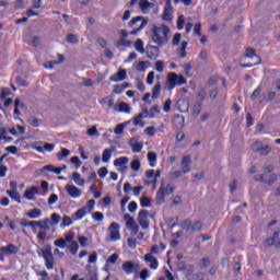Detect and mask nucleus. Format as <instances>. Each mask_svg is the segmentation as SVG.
<instances>
[{
	"instance_id": "nucleus-1",
	"label": "nucleus",
	"mask_w": 280,
	"mask_h": 280,
	"mask_svg": "<svg viewBox=\"0 0 280 280\" xmlns=\"http://www.w3.org/2000/svg\"><path fill=\"white\" fill-rule=\"evenodd\" d=\"M170 34H172L170 26L165 24L154 25L151 30V39L158 47H163L170 43Z\"/></svg>"
},
{
	"instance_id": "nucleus-2",
	"label": "nucleus",
	"mask_w": 280,
	"mask_h": 280,
	"mask_svg": "<svg viewBox=\"0 0 280 280\" xmlns=\"http://www.w3.org/2000/svg\"><path fill=\"white\" fill-rule=\"evenodd\" d=\"M57 248H66L67 244H69L68 248L71 255H78V250H80V245L73 241V236L71 234H67L63 238H58L54 242Z\"/></svg>"
},
{
	"instance_id": "nucleus-3",
	"label": "nucleus",
	"mask_w": 280,
	"mask_h": 280,
	"mask_svg": "<svg viewBox=\"0 0 280 280\" xmlns=\"http://www.w3.org/2000/svg\"><path fill=\"white\" fill-rule=\"evenodd\" d=\"M38 257H43L47 270H54L56 260L54 259V252H51V245H45V248L37 249Z\"/></svg>"
},
{
	"instance_id": "nucleus-4",
	"label": "nucleus",
	"mask_w": 280,
	"mask_h": 280,
	"mask_svg": "<svg viewBox=\"0 0 280 280\" xmlns=\"http://www.w3.org/2000/svg\"><path fill=\"white\" fill-rule=\"evenodd\" d=\"M166 84L168 86V91L176 89V86H183L187 84V79L183 74H176V72H170L167 74Z\"/></svg>"
},
{
	"instance_id": "nucleus-5",
	"label": "nucleus",
	"mask_w": 280,
	"mask_h": 280,
	"mask_svg": "<svg viewBox=\"0 0 280 280\" xmlns=\"http://www.w3.org/2000/svg\"><path fill=\"white\" fill-rule=\"evenodd\" d=\"M20 253L21 248L12 243L7 246H2L0 247V261H5V256L10 257L12 255H19Z\"/></svg>"
},
{
	"instance_id": "nucleus-6",
	"label": "nucleus",
	"mask_w": 280,
	"mask_h": 280,
	"mask_svg": "<svg viewBox=\"0 0 280 280\" xmlns=\"http://www.w3.org/2000/svg\"><path fill=\"white\" fill-rule=\"evenodd\" d=\"M175 189L172 184H167L166 186L162 184L156 192L158 202H165V196H172Z\"/></svg>"
},
{
	"instance_id": "nucleus-7",
	"label": "nucleus",
	"mask_w": 280,
	"mask_h": 280,
	"mask_svg": "<svg viewBox=\"0 0 280 280\" xmlns=\"http://www.w3.org/2000/svg\"><path fill=\"white\" fill-rule=\"evenodd\" d=\"M139 21H141V24L139 25V27L132 30L129 33L131 36H137V34H139V32H141V30H143L145 27V25H148V21L143 20V16H136L130 20L129 27H135V25H137V23H139Z\"/></svg>"
},
{
	"instance_id": "nucleus-8",
	"label": "nucleus",
	"mask_w": 280,
	"mask_h": 280,
	"mask_svg": "<svg viewBox=\"0 0 280 280\" xmlns=\"http://www.w3.org/2000/svg\"><path fill=\"white\" fill-rule=\"evenodd\" d=\"M121 269L126 275H137L141 270V265L133 264L131 260L122 262Z\"/></svg>"
},
{
	"instance_id": "nucleus-9",
	"label": "nucleus",
	"mask_w": 280,
	"mask_h": 280,
	"mask_svg": "<svg viewBox=\"0 0 280 280\" xmlns=\"http://www.w3.org/2000/svg\"><path fill=\"white\" fill-rule=\"evenodd\" d=\"M124 219L128 231H131V235H137L139 233V225L135 221V218L127 213L124 215Z\"/></svg>"
},
{
	"instance_id": "nucleus-10",
	"label": "nucleus",
	"mask_w": 280,
	"mask_h": 280,
	"mask_svg": "<svg viewBox=\"0 0 280 280\" xmlns=\"http://www.w3.org/2000/svg\"><path fill=\"white\" fill-rule=\"evenodd\" d=\"M108 231L110 242H119L121 240V234L119 233V223L113 222L109 225Z\"/></svg>"
},
{
	"instance_id": "nucleus-11",
	"label": "nucleus",
	"mask_w": 280,
	"mask_h": 280,
	"mask_svg": "<svg viewBox=\"0 0 280 280\" xmlns=\"http://www.w3.org/2000/svg\"><path fill=\"white\" fill-rule=\"evenodd\" d=\"M150 212L148 210H140L138 213V222L141 229H150V221L148 220Z\"/></svg>"
},
{
	"instance_id": "nucleus-12",
	"label": "nucleus",
	"mask_w": 280,
	"mask_h": 280,
	"mask_svg": "<svg viewBox=\"0 0 280 280\" xmlns=\"http://www.w3.org/2000/svg\"><path fill=\"white\" fill-rule=\"evenodd\" d=\"M246 58H257V62L255 63H244L242 67L244 69H250V67H255L261 62V58L257 56V52L255 51L254 48H247L246 49Z\"/></svg>"
},
{
	"instance_id": "nucleus-13",
	"label": "nucleus",
	"mask_w": 280,
	"mask_h": 280,
	"mask_svg": "<svg viewBox=\"0 0 280 280\" xmlns=\"http://www.w3.org/2000/svg\"><path fill=\"white\" fill-rule=\"evenodd\" d=\"M144 54H147V58H149V60H156L161 50L159 49V46L147 45Z\"/></svg>"
},
{
	"instance_id": "nucleus-14",
	"label": "nucleus",
	"mask_w": 280,
	"mask_h": 280,
	"mask_svg": "<svg viewBox=\"0 0 280 280\" xmlns=\"http://www.w3.org/2000/svg\"><path fill=\"white\" fill-rule=\"evenodd\" d=\"M173 14H174V9L172 8V2L171 0H166V7L162 14V21H166L167 23H170V21L174 19Z\"/></svg>"
},
{
	"instance_id": "nucleus-15",
	"label": "nucleus",
	"mask_w": 280,
	"mask_h": 280,
	"mask_svg": "<svg viewBox=\"0 0 280 280\" xmlns=\"http://www.w3.org/2000/svg\"><path fill=\"white\" fill-rule=\"evenodd\" d=\"M143 261L149 265L151 270H159V259H156L152 254H145Z\"/></svg>"
},
{
	"instance_id": "nucleus-16",
	"label": "nucleus",
	"mask_w": 280,
	"mask_h": 280,
	"mask_svg": "<svg viewBox=\"0 0 280 280\" xmlns=\"http://www.w3.org/2000/svg\"><path fill=\"white\" fill-rule=\"evenodd\" d=\"M277 175H270V178L266 180V174L257 175L256 183H266L269 187H272L273 183H277Z\"/></svg>"
},
{
	"instance_id": "nucleus-17",
	"label": "nucleus",
	"mask_w": 280,
	"mask_h": 280,
	"mask_svg": "<svg viewBox=\"0 0 280 280\" xmlns=\"http://www.w3.org/2000/svg\"><path fill=\"white\" fill-rule=\"evenodd\" d=\"M66 191L70 198H80L82 190L73 185L66 186Z\"/></svg>"
},
{
	"instance_id": "nucleus-18",
	"label": "nucleus",
	"mask_w": 280,
	"mask_h": 280,
	"mask_svg": "<svg viewBox=\"0 0 280 280\" xmlns=\"http://www.w3.org/2000/svg\"><path fill=\"white\" fill-rule=\"evenodd\" d=\"M128 78L126 69H119L117 73L113 74L109 80L110 82H124Z\"/></svg>"
},
{
	"instance_id": "nucleus-19",
	"label": "nucleus",
	"mask_w": 280,
	"mask_h": 280,
	"mask_svg": "<svg viewBox=\"0 0 280 280\" xmlns=\"http://www.w3.org/2000/svg\"><path fill=\"white\" fill-rule=\"evenodd\" d=\"M143 113L145 114V117H149V119H154V117H159L161 114V107H159V105H153L149 112L148 109H144Z\"/></svg>"
},
{
	"instance_id": "nucleus-20",
	"label": "nucleus",
	"mask_w": 280,
	"mask_h": 280,
	"mask_svg": "<svg viewBox=\"0 0 280 280\" xmlns=\"http://www.w3.org/2000/svg\"><path fill=\"white\" fill-rule=\"evenodd\" d=\"M36 196H38V187L36 186L27 188L24 192V198L26 200H36Z\"/></svg>"
},
{
	"instance_id": "nucleus-21",
	"label": "nucleus",
	"mask_w": 280,
	"mask_h": 280,
	"mask_svg": "<svg viewBox=\"0 0 280 280\" xmlns=\"http://www.w3.org/2000/svg\"><path fill=\"white\" fill-rule=\"evenodd\" d=\"M189 165H191V158L189 155H185L182 159L183 174H189V172H191V167Z\"/></svg>"
},
{
	"instance_id": "nucleus-22",
	"label": "nucleus",
	"mask_w": 280,
	"mask_h": 280,
	"mask_svg": "<svg viewBox=\"0 0 280 280\" xmlns=\"http://www.w3.org/2000/svg\"><path fill=\"white\" fill-rule=\"evenodd\" d=\"M54 148H56V144H54V143H45L44 147L35 145L34 150H36V152H39L40 154H43L45 151L46 152H54Z\"/></svg>"
},
{
	"instance_id": "nucleus-23",
	"label": "nucleus",
	"mask_w": 280,
	"mask_h": 280,
	"mask_svg": "<svg viewBox=\"0 0 280 280\" xmlns=\"http://www.w3.org/2000/svg\"><path fill=\"white\" fill-rule=\"evenodd\" d=\"M31 220H36L43 215V211L38 208L32 209L26 213Z\"/></svg>"
},
{
	"instance_id": "nucleus-24",
	"label": "nucleus",
	"mask_w": 280,
	"mask_h": 280,
	"mask_svg": "<svg viewBox=\"0 0 280 280\" xmlns=\"http://www.w3.org/2000/svg\"><path fill=\"white\" fill-rule=\"evenodd\" d=\"M21 226H31L33 231H36V226H40V223L38 221H27L26 219H22L20 222Z\"/></svg>"
},
{
	"instance_id": "nucleus-25",
	"label": "nucleus",
	"mask_w": 280,
	"mask_h": 280,
	"mask_svg": "<svg viewBox=\"0 0 280 280\" xmlns=\"http://www.w3.org/2000/svg\"><path fill=\"white\" fill-rule=\"evenodd\" d=\"M145 115L143 113L138 114L136 117H133V126H139L140 128H143L145 126V122H143L142 119H145Z\"/></svg>"
},
{
	"instance_id": "nucleus-26",
	"label": "nucleus",
	"mask_w": 280,
	"mask_h": 280,
	"mask_svg": "<svg viewBox=\"0 0 280 280\" xmlns=\"http://www.w3.org/2000/svg\"><path fill=\"white\" fill-rule=\"evenodd\" d=\"M88 273L85 275V280H98L97 271L95 269H91V266H86Z\"/></svg>"
},
{
	"instance_id": "nucleus-27",
	"label": "nucleus",
	"mask_w": 280,
	"mask_h": 280,
	"mask_svg": "<svg viewBox=\"0 0 280 280\" xmlns=\"http://www.w3.org/2000/svg\"><path fill=\"white\" fill-rule=\"evenodd\" d=\"M86 213H89V212L85 211L84 208H81V209L77 210L75 213L72 215V220L74 222H78V220H82L86 215Z\"/></svg>"
},
{
	"instance_id": "nucleus-28",
	"label": "nucleus",
	"mask_w": 280,
	"mask_h": 280,
	"mask_svg": "<svg viewBox=\"0 0 280 280\" xmlns=\"http://www.w3.org/2000/svg\"><path fill=\"white\" fill-rule=\"evenodd\" d=\"M128 158L127 156H120V158H117L115 161H114V166L115 167H124V165H128Z\"/></svg>"
},
{
	"instance_id": "nucleus-29",
	"label": "nucleus",
	"mask_w": 280,
	"mask_h": 280,
	"mask_svg": "<svg viewBox=\"0 0 280 280\" xmlns=\"http://www.w3.org/2000/svg\"><path fill=\"white\" fill-rule=\"evenodd\" d=\"M135 49L136 51H138L139 54H145V47L143 45V39L138 38L135 43Z\"/></svg>"
},
{
	"instance_id": "nucleus-30",
	"label": "nucleus",
	"mask_w": 280,
	"mask_h": 280,
	"mask_svg": "<svg viewBox=\"0 0 280 280\" xmlns=\"http://www.w3.org/2000/svg\"><path fill=\"white\" fill-rule=\"evenodd\" d=\"M72 179L75 183V185H79V187H84V179L82 178V175H80V173L74 172L72 174Z\"/></svg>"
},
{
	"instance_id": "nucleus-31",
	"label": "nucleus",
	"mask_w": 280,
	"mask_h": 280,
	"mask_svg": "<svg viewBox=\"0 0 280 280\" xmlns=\"http://www.w3.org/2000/svg\"><path fill=\"white\" fill-rule=\"evenodd\" d=\"M147 156H148L150 167H156V161H158L156 153L149 152Z\"/></svg>"
},
{
	"instance_id": "nucleus-32",
	"label": "nucleus",
	"mask_w": 280,
	"mask_h": 280,
	"mask_svg": "<svg viewBox=\"0 0 280 280\" xmlns=\"http://www.w3.org/2000/svg\"><path fill=\"white\" fill-rule=\"evenodd\" d=\"M148 67H150V61H140L136 65V71H148Z\"/></svg>"
},
{
	"instance_id": "nucleus-33",
	"label": "nucleus",
	"mask_w": 280,
	"mask_h": 280,
	"mask_svg": "<svg viewBox=\"0 0 280 280\" xmlns=\"http://www.w3.org/2000/svg\"><path fill=\"white\" fill-rule=\"evenodd\" d=\"M113 156V150L112 149H105L103 151L102 161L103 163H108Z\"/></svg>"
},
{
	"instance_id": "nucleus-34",
	"label": "nucleus",
	"mask_w": 280,
	"mask_h": 280,
	"mask_svg": "<svg viewBox=\"0 0 280 280\" xmlns=\"http://www.w3.org/2000/svg\"><path fill=\"white\" fill-rule=\"evenodd\" d=\"M8 196L12 198V200H15V202L21 203V194L16 190H7Z\"/></svg>"
},
{
	"instance_id": "nucleus-35",
	"label": "nucleus",
	"mask_w": 280,
	"mask_h": 280,
	"mask_svg": "<svg viewBox=\"0 0 280 280\" xmlns=\"http://www.w3.org/2000/svg\"><path fill=\"white\" fill-rule=\"evenodd\" d=\"M159 95H161V82H158L152 90V100H158Z\"/></svg>"
},
{
	"instance_id": "nucleus-36",
	"label": "nucleus",
	"mask_w": 280,
	"mask_h": 280,
	"mask_svg": "<svg viewBox=\"0 0 280 280\" xmlns=\"http://www.w3.org/2000/svg\"><path fill=\"white\" fill-rule=\"evenodd\" d=\"M69 154H71V151H69V149H61V152L57 153V159L58 161H63L65 159H67V156H69Z\"/></svg>"
},
{
	"instance_id": "nucleus-37",
	"label": "nucleus",
	"mask_w": 280,
	"mask_h": 280,
	"mask_svg": "<svg viewBox=\"0 0 280 280\" xmlns=\"http://www.w3.org/2000/svg\"><path fill=\"white\" fill-rule=\"evenodd\" d=\"M130 148L133 153H139L143 150V142H135L130 144Z\"/></svg>"
},
{
	"instance_id": "nucleus-38",
	"label": "nucleus",
	"mask_w": 280,
	"mask_h": 280,
	"mask_svg": "<svg viewBox=\"0 0 280 280\" xmlns=\"http://www.w3.org/2000/svg\"><path fill=\"white\" fill-rule=\"evenodd\" d=\"M128 124H130V122L125 121L122 124H118L114 129L115 135H122L124 133V128H126V126H128Z\"/></svg>"
},
{
	"instance_id": "nucleus-39",
	"label": "nucleus",
	"mask_w": 280,
	"mask_h": 280,
	"mask_svg": "<svg viewBox=\"0 0 280 280\" xmlns=\"http://www.w3.org/2000/svg\"><path fill=\"white\" fill-rule=\"evenodd\" d=\"M23 108V104H21V100L16 98L14 102V110H13V115L15 117H19L21 115V110H19V108Z\"/></svg>"
},
{
	"instance_id": "nucleus-40",
	"label": "nucleus",
	"mask_w": 280,
	"mask_h": 280,
	"mask_svg": "<svg viewBox=\"0 0 280 280\" xmlns=\"http://www.w3.org/2000/svg\"><path fill=\"white\" fill-rule=\"evenodd\" d=\"M83 208L88 213H91L95 209V199H90Z\"/></svg>"
},
{
	"instance_id": "nucleus-41",
	"label": "nucleus",
	"mask_w": 280,
	"mask_h": 280,
	"mask_svg": "<svg viewBox=\"0 0 280 280\" xmlns=\"http://www.w3.org/2000/svg\"><path fill=\"white\" fill-rule=\"evenodd\" d=\"M72 224H73V219H71V217L69 215H63L61 226L66 228V226H71Z\"/></svg>"
},
{
	"instance_id": "nucleus-42",
	"label": "nucleus",
	"mask_w": 280,
	"mask_h": 280,
	"mask_svg": "<svg viewBox=\"0 0 280 280\" xmlns=\"http://www.w3.org/2000/svg\"><path fill=\"white\" fill-rule=\"evenodd\" d=\"M191 233H198L200 231H202V222L200 221H196L192 225H191Z\"/></svg>"
},
{
	"instance_id": "nucleus-43",
	"label": "nucleus",
	"mask_w": 280,
	"mask_h": 280,
	"mask_svg": "<svg viewBox=\"0 0 280 280\" xmlns=\"http://www.w3.org/2000/svg\"><path fill=\"white\" fill-rule=\"evenodd\" d=\"M118 110H119V113H130V105H128V103H120L119 105H118Z\"/></svg>"
},
{
	"instance_id": "nucleus-44",
	"label": "nucleus",
	"mask_w": 280,
	"mask_h": 280,
	"mask_svg": "<svg viewBox=\"0 0 280 280\" xmlns=\"http://www.w3.org/2000/svg\"><path fill=\"white\" fill-rule=\"evenodd\" d=\"M191 226H192L191 220L186 219L182 223V231H191Z\"/></svg>"
},
{
	"instance_id": "nucleus-45",
	"label": "nucleus",
	"mask_w": 280,
	"mask_h": 280,
	"mask_svg": "<svg viewBox=\"0 0 280 280\" xmlns=\"http://www.w3.org/2000/svg\"><path fill=\"white\" fill-rule=\"evenodd\" d=\"M130 167L132 172H139L141 170V162L139 160L131 161Z\"/></svg>"
},
{
	"instance_id": "nucleus-46",
	"label": "nucleus",
	"mask_w": 280,
	"mask_h": 280,
	"mask_svg": "<svg viewBox=\"0 0 280 280\" xmlns=\"http://www.w3.org/2000/svg\"><path fill=\"white\" fill-rule=\"evenodd\" d=\"M144 135H148L149 137H154L156 135V127L150 126L144 129Z\"/></svg>"
},
{
	"instance_id": "nucleus-47",
	"label": "nucleus",
	"mask_w": 280,
	"mask_h": 280,
	"mask_svg": "<svg viewBox=\"0 0 280 280\" xmlns=\"http://www.w3.org/2000/svg\"><path fill=\"white\" fill-rule=\"evenodd\" d=\"M261 148H264V142L256 141L252 144L253 152H260Z\"/></svg>"
},
{
	"instance_id": "nucleus-48",
	"label": "nucleus",
	"mask_w": 280,
	"mask_h": 280,
	"mask_svg": "<svg viewBox=\"0 0 280 280\" xmlns=\"http://www.w3.org/2000/svg\"><path fill=\"white\" fill-rule=\"evenodd\" d=\"M37 222H39V225L36 226H38L39 229H44V231H49V219H45L43 221Z\"/></svg>"
},
{
	"instance_id": "nucleus-49",
	"label": "nucleus",
	"mask_w": 280,
	"mask_h": 280,
	"mask_svg": "<svg viewBox=\"0 0 280 280\" xmlns=\"http://www.w3.org/2000/svg\"><path fill=\"white\" fill-rule=\"evenodd\" d=\"M66 39H67V43H71L72 45H75L77 43H79L78 36L74 34H68Z\"/></svg>"
},
{
	"instance_id": "nucleus-50",
	"label": "nucleus",
	"mask_w": 280,
	"mask_h": 280,
	"mask_svg": "<svg viewBox=\"0 0 280 280\" xmlns=\"http://www.w3.org/2000/svg\"><path fill=\"white\" fill-rule=\"evenodd\" d=\"M70 162L75 166L77 170H79V167H82V161L78 156H72L70 159Z\"/></svg>"
},
{
	"instance_id": "nucleus-51",
	"label": "nucleus",
	"mask_w": 280,
	"mask_h": 280,
	"mask_svg": "<svg viewBox=\"0 0 280 280\" xmlns=\"http://www.w3.org/2000/svg\"><path fill=\"white\" fill-rule=\"evenodd\" d=\"M163 69H165V62H163V60L156 61L155 71H158V73H163Z\"/></svg>"
},
{
	"instance_id": "nucleus-52",
	"label": "nucleus",
	"mask_w": 280,
	"mask_h": 280,
	"mask_svg": "<svg viewBox=\"0 0 280 280\" xmlns=\"http://www.w3.org/2000/svg\"><path fill=\"white\" fill-rule=\"evenodd\" d=\"M36 276L40 277L39 280H49V273L47 270L36 271Z\"/></svg>"
},
{
	"instance_id": "nucleus-53",
	"label": "nucleus",
	"mask_w": 280,
	"mask_h": 280,
	"mask_svg": "<svg viewBox=\"0 0 280 280\" xmlns=\"http://www.w3.org/2000/svg\"><path fill=\"white\" fill-rule=\"evenodd\" d=\"M185 28V15H179L177 19V30H184Z\"/></svg>"
},
{
	"instance_id": "nucleus-54",
	"label": "nucleus",
	"mask_w": 280,
	"mask_h": 280,
	"mask_svg": "<svg viewBox=\"0 0 280 280\" xmlns=\"http://www.w3.org/2000/svg\"><path fill=\"white\" fill-rule=\"evenodd\" d=\"M131 45V40L120 39L119 42H117L116 47H130Z\"/></svg>"
},
{
	"instance_id": "nucleus-55",
	"label": "nucleus",
	"mask_w": 280,
	"mask_h": 280,
	"mask_svg": "<svg viewBox=\"0 0 280 280\" xmlns=\"http://www.w3.org/2000/svg\"><path fill=\"white\" fill-rule=\"evenodd\" d=\"M194 34L195 36H202V24L200 23L195 24Z\"/></svg>"
},
{
	"instance_id": "nucleus-56",
	"label": "nucleus",
	"mask_w": 280,
	"mask_h": 280,
	"mask_svg": "<svg viewBox=\"0 0 280 280\" xmlns=\"http://www.w3.org/2000/svg\"><path fill=\"white\" fill-rule=\"evenodd\" d=\"M139 277L141 280H148V278H150V270H148V268L142 269Z\"/></svg>"
},
{
	"instance_id": "nucleus-57",
	"label": "nucleus",
	"mask_w": 280,
	"mask_h": 280,
	"mask_svg": "<svg viewBox=\"0 0 280 280\" xmlns=\"http://www.w3.org/2000/svg\"><path fill=\"white\" fill-rule=\"evenodd\" d=\"M93 220L96 222H102L104 220V213L96 211L92 214Z\"/></svg>"
},
{
	"instance_id": "nucleus-58",
	"label": "nucleus",
	"mask_w": 280,
	"mask_h": 280,
	"mask_svg": "<svg viewBox=\"0 0 280 280\" xmlns=\"http://www.w3.org/2000/svg\"><path fill=\"white\" fill-rule=\"evenodd\" d=\"M154 71H150L147 75V84H149V86H152V84H154Z\"/></svg>"
},
{
	"instance_id": "nucleus-59",
	"label": "nucleus",
	"mask_w": 280,
	"mask_h": 280,
	"mask_svg": "<svg viewBox=\"0 0 280 280\" xmlns=\"http://www.w3.org/2000/svg\"><path fill=\"white\" fill-rule=\"evenodd\" d=\"M150 5H152V3H150V1H148V0H140L139 1V8L141 10H148V8H150Z\"/></svg>"
},
{
	"instance_id": "nucleus-60",
	"label": "nucleus",
	"mask_w": 280,
	"mask_h": 280,
	"mask_svg": "<svg viewBox=\"0 0 280 280\" xmlns=\"http://www.w3.org/2000/svg\"><path fill=\"white\" fill-rule=\"evenodd\" d=\"M127 245L131 249L137 248V238H132V237L127 238Z\"/></svg>"
},
{
	"instance_id": "nucleus-61",
	"label": "nucleus",
	"mask_w": 280,
	"mask_h": 280,
	"mask_svg": "<svg viewBox=\"0 0 280 280\" xmlns=\"http://www.w3.org/2000/svg\"><path fill=\"white\" fill-rule=\"evenodd\" d=\"M187 42H182V52H180V58H187Z\"/></svg>"
},
{
	"instance_id": "nucleus-62",
	"label": "nucleus",
	"mask_w": 280,
	"mask_h": 280,
	"mask_svg": "<svg viewBox=\"0 0 280 280\" xmlns=\"http://www.w3.org/2000/svg\"><path fill=\"white\" fill-rule=\"evenodd\" d=\"M119 259V255L118 254H112L108 258H107V264H117V260Z\"/></svg>"
},
{
	"instance_id": "nucleus-63",
	"label": "nucleus",
	"mask_w": 280,
	"mask_h": 280,
	"mask_svg": "<svg viewBox=\"0 0 280 280\" xmlns=\"http://www.w3.org/2000/svg\"><path fill=\"white\" fill-rule=\"evenodd\" d=\"M15 82L19 86H27V81L23 77H16Z\"/></svg>"
},
{
	"instance_id": "nucleus-64",
	"label": "nucleus",
	"mask_w": 280,
	"mask_h": 280,
	"mask_svg": "<svg viewBox=\"0 0 280 280\" xmlns=\"http://www.w3.org/2000/svg\"><path fill=\"white\" fill-rule=\"evenodd\" d=\"M88 262L89 264H96L97 262V253H92L90 256H89V259H88Z\"/></svg>"
}]
</instances>
